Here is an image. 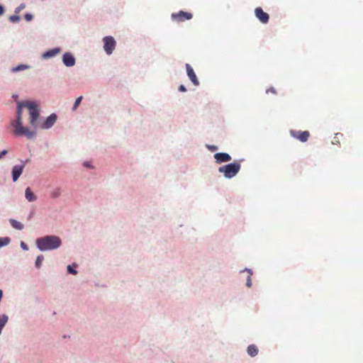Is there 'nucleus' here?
Wrapping results in <instances>:
<instances>
[{"instance_id":"obj_32","label":"nucleus","mask_w":363,"mask_h":363,"mask_svg":"<svg viewBox=\"0 0 363 363\" xmlns=\"http://www.w3.org/2000/svg\"><path fill=\"white\" fill-rule=\"evenodd\" d=\"M7 154V150H4L0 152V159Z\"/></svg>"},{"instance_id":"obj_7","label":"nucleus","mask_w":363,"mask_h":363,"mask_svg":"<svg viewBox=\"0 0 363 363\" xmlns=\"http://www.w3.org/2000/svg\"><path fill=\"white\" fill-rule=\"evenodd\" d=\"M192 17L193 16L191 13L183 11H180L178 13L172 14V18L178 22L184 21L186 20H190L192 18Z\"/></svg>"},{"instance_id":"obj_33","label":"nucleus","mask_w":363,"mask_h":363,"mask_svg":"<svg viewBox=\"0 0 363 363\" xmlns=\"http://www.w3.org/2000/svg\"><path fill=\"white\" fill-rule=\"evenodd\" d=\"M267 93H268V92H271V93H273V94H276V90H275L273 87H272V88L269 89L267 91Z\"/></svg>"},{"instance_id":"obj_26","label":"nucleus","mask_w":363,"mask_h":363,"mask_svg":"<svg viewBox=\"0 0 363 363\" xmlns=\"http://www.w3.org/2000/svg\"><path fill=\"white\" fill-rule=\"evenodd\" d=\"M342 135L341 133H337L333 139V141L332 142L333 144L335 143H338V140L340 137H342Z\"/></svg>"},{"instance_id":"obj_15","label":"nucleus","mask_w":363,"mask_h":363,"mask_svg":"<svg viewBox=\"0 0 363 363\" xmlns=\"http://www.w3.org/2000/svg\"><path fill=\"white\" fill-rule=\"evenodd\" d=\"M247 353L251 357H255L258 354V349L256 345H250L247 347Z\"/></svg>"},{"instance_id":"obj_25","label":"nucleus","mask_w":363,"mask_h":363,"mask_svg":"<svg viewBox=\"0 0 363 363\" xmlns=\"http://www.w3.org/2000/svg\"><path fill=\"white\" fill-rule=\"evenodd\" d=\"M67 271H68V272H69V273H70V274H77V272L75 269H74L72 267V266H71V265H68V267H67Z\"/></svg>"},{"instance_id":"obj_6","label":"nucleus","mask_w":363,"mask_h":363,"mask_svg":"<svg viewBox=\"0 0 363 363\" xmlns=\"http://www.w3.org/2000/svg\"><path fill=\"white\" fill-rule=\"evenodd\" d=\"M290 134L293 138L303 143L306 142L310 137V133L308 130L301 131L291 130Z\"/></svg>"},{"instance_id":"obj_17","label":"nucleus","mask_w":363,"mask_h":363,"mask_svg":"<svg viewBox=\"0 0 363 363\" xmlns=\"http://www.w3.org/2000/svg\"><path fill=\"white\" fill-rule=\"evenodd\" d=\"M9 222L11 225V226L15 228V229H17V230H22L24 227L23 224L21 223V222H18L17 220H16L15 219H10L9 220Z\"/></svg>"},{"instance_id":"obj_30","label":"nucleus","mask_w":363,"mask_h":363,"mask_svg":"<svg viewBox=\"0 0 363 363\" xmlns=\"http://www.w3.org/2000/svg\"><path fill=\"white\" fill-rule=\"evenodd\" d=\"M179 91H186V87L184 85H180L179 86Z\"/></svg>"},{"instance_id":"obj_4","label":"nucleus","mask_w":363,"mask_h":363,"mask_svg":"<svg viewBox=\"0 0 363 363\" xmlns=\"http://www.w3.org/2000/svg\"><path fill=\"white\" fill-rule=\"evenodd\" d=\"M24 106L29 110L30 123L34 128L37 126V121L39 116V111L35 103L32 101H25Z\"/></svg>"},{"instance_id":"obj_22","label":"nucleus","mask_w":363,"mask_h":363,"mask_svg":"<svg viewBox=\"0 0 363 363\" xmlns=\"http://www.w3.org/2000/svg\"><path fill=\"white\" fill-rule=\"evenodd\" d=\"M9 242V239L7 238H0V247L8 245Z\"/></svg>"},{"instance_id":"obj_3","label":"nucleus","mask_w":363,"mask_h":363,"mask_svg":"<svg viewBox=\"0 0 363 363\" xmlns=\"http://www.w3.org/2000/svg\"><path fill=\"white\" fill-rule=\"evenodd\" d=\"M241 165L240 162H235L226 165L221 166L218 168V172L223 174L224 177L228 179L234 177L240 170Z\"/></svg>"},{"instance_id":"obj_11","label":"nucleus","mask_w":363,"mask_h":363,"mask_svg":"<svg viewBox=\"0 0 363 363\" xmlns=\"http://www.w3.org/2000/svg\"><path fill=\"white\" fill-rule=\"evenodd\" d=\"M24 168V164L22 165H16L13 167L12 169V177L13 181L16 182L19 177L21 175Z\"/></svg>"},{"instance_id":"obj_27","label":"nucleus","mask_w":363,"mask_h":363,"mask_svg":"<svg viewBox=\"0 0 363 363\" xmlns=\"http://www.w3.org/2000/svg\"><path fill=\"white\" fill-rule=\"evenodd\" d=\"M25 19L27 21H30L33 19V15L30 14V13H26L25 15Z\"/></svg>"},{"instance_id":"obj_29","label":"nucleus","mask_w":363,"mask_h":363,"mask_svg":"<svg viewBox=\"0 0 363 363\" xmlns=\"http://www.w3.org/2000/svg\"><path fill=\"white\" fill-rule=\"evenodd\" d=\"M208 148L211 150V151H215L217 150V147L215 146V145H209L208 146Z\"/></svg>"},{"instance_id":"obj_2","label":"nucleus","mask_w":363,"mask_h":363,"mask_svg":"<svg viewBox=\"0 0 363 363\" xmlns=\"http://www.w3.org/2000/svg\"><path fill=\"white\" fill-rule=\"evenodd\" d=\"M61 244L60 238L55 235H47L36 240V245L41 251L57 249Z\"/></svg>"},{"instance_id":"obj_14","label":"nucleus","mask_w":363,"mask_h":363,"mask_svg":"<svg viewBox=\"0 0 363 363\" xmlns=\"http://www.w3.org/2000/svg\"><path fill=\"white\" fill-rule=\"evenodd\" d=\"M60 48H54V49H52L50 50H48V51L44 52L43 55V57L45 59L50 58V57L55 56L58 53H60Z\"/></svg>"},{"instance_id":"obj_13","label":"nucleus","mask_w":363,"mask_h":363,"mask_svg":"<svg viewBox=\"0 0 363 363\" xmlns=\"http://www.w3.org/2000/svg\"><path fill=\"white\" fill-rule=\"evenodd\" d=\"M63 63L67 66V67H72L75 64V59L74 57H73V55L70 53H65L64 55H63Z\"/></svg>"},{"instance_id":"obj_23","label":"nucleus","mask_w":363,"mask_h":363,"mask_svg":"<svg viewBox=\"0 0 363 363\" xmlns=\"http://www.w3.org/2000/svg\"><path fill=\"white\" fill-rule=\"evenodd\" d=\"M60 195V189H56L51 192V196L52 198H57Z\"/></svg>"},{"instance_id":"obj_24","label":"nucleus","mask_w":363,"mask_h":363,"mask_svg":"<svg viewBox=\"0 0 363 363\" xmlns=\"http://www.w3.org/2000/svg\"><path fill=\"white\" fill-rule=\"evenodd\" d=\"M9 20L12 23H17L20 20V17L17 15H13L9 17Z\"/></svg>"},{"instance_id":"obj_12","label":"nucleus","mask_w":363,"mask_h":363,"mask_svg":"<svg viewBox=\"0 0 363 363\" xmlns=\"http://www.w3.org/2000/svg\"><path fill=\"white\" fill-rule=\"evenodd\" d=\"M57 120V116L55 113L51 114L50 116H48L45 121V123L42 125V128L43 129H48L52 127L54 123L56 122Z\"/></svg>"},{"instance_id":"obj_10","label":"nucleus","mask_w":363,"mask_h":363,"mask_svg":"<svg viewBox=\"0 0 363 363\" xmlns=\"http://www.w3.org/2000/svg\"><path fill=\"white\" fill-rule=\"evenodd\" d=\"M214 158L218 164L227 162L231 160V157L229 154L225 152H218L214 155Z\"/></svg>"},{"instance_id":"obj_19","label":"nucleus","mask_w":363,"mask_h":363,"mask_svg":"<svg viewBox=\"0 0 363 363\" xmlns=\"http://www.w3.org/2000/svg\"><path fill=\"white\" fill-rule=\"evenodd\" d=\"M8 321V316L6 315H0V330H2Z\"/></svg>"},{"instance_id":"obj_35","label":"nucleus","mask_w":363,"mask_h":363,"mask_svg":"<svg viewBox=\"0 0 363 363\" xmlns=\"http://www.w3.org/2000/svg\"><path fill=\"white\" fill-rule=\"evenodd\" d=\"M23 8H24V5H23V4H21V5L18 8V10H21V9H22Z\"/></svg>"},{"instance_id":"obj_5","label":"nucleus","mask_w":363,"mask_h":363,"mask_svg":"<svg viewBox=\"0 0 363 363\" xmlns=\"http://www.w3.org/2000/svg\"><path fill=\"white\" fill-rule=\"evenodd\" d=\"M104 49L107 55L112 54L115 50L116 42L112 36H106L103 38Z\"/></svg>"},{"instance_id":"obj_36","label":"nucleus","mask_w":363,"mask_h":363,"mask_svg":"<svg viewBox=\"0 0 363 363\" xmlns=\"http://www.w3.org/2000/svg\"><path fill=\"white\" fill-rule=\"evenodd\" d=\"M84 165L87 167H91L90 164L88 162H84Z\"/></svg>"},{"instance_id":"obj_18","label":"nucleus","mask_w":363,"mask_h":363,"mask_svg":"<svg viewBox=\"0 0 363 363\" xmlns=\"http://www.w3.org/2000/svg\"><path fill=\"white\" fill-rule=\"evenodd\" d=\"M29 68V66L28 65H19L16 67H14L11 69V72H19V71H23V70H25V69H27Z\"/></svg>"},{"instance_id":"obj_34","label":"nucleus","mask_w":363,"mask_h":363,"mask_svg":"<svg viewBox=\"0 0 363 363\" xmlns=\"http://www.w3.org/2000/svg\"><path fill=\"white\" fill-rule=\"evenodd\" d=\"M4 12V7L0 5V16L2 15Z\"/></svg>"},{"instance_id":"obj_1","label":"nucleus","mask_w":363,"mask_h":363,"mask_svg":"<svg viewBox=\"0 0 363 363\" xmlns=\"http://www.w3.org/2000/svg\"><path fill=\"white\" fill-rule=\"evenodd\" d=\"M24 104L25 102H17L16 118L11 121V126L13 128V133L15 135H25L27 138L30 139L35 135V132L23 126L22 108L25 107Z\"/></svg>"},{"instance_id":"obj_28","label":"nucleus","mask_w":363,"mask_h":363,"mask_svg":"<svg viewBox=\"0 0 363 363\" xmlns=\"http://www.w3.org/2000/svg\"><path fill=\"white\" fill-rule=\"evenodd\" d=\"M21 247L24 250H28V245H27L24 242H21Z\"/></svg>"},{"instance_id":"obj_8","label":"nucleus","mask_w":363,"mask_h":363,"mask_svg":"<svg viewBox=\"0 0 363 363\" xmlns=\"http://www.w3.org/2000/svg\"><path fill=\"white\" fill-rule=\"evenodd\" d=\"M256 17L262 23H267L269 21V16L264 12L261 7H257L255 10Z\"/></svg>"},{"instance_id":"obj_16","label":"nucleus","mask_w":363,"mask_h":363,"mask_svg":"<svg viewBox=\"0 0 363 363\" xmlns=\"http://www.w3.org/2000/svg\"><path fill=\"white\" fill-rule=\"evenodd\" d=\"M25 196H26V199L28 201H33L36 199V197L34 195V194L31 191L29 187H28L26 189V192H25Z\"/></svg>"},{"instance_id":"obj_20","label":"nucleus","mask_w":363,"mask_h":363,"mask_svg":"<svg viewBox=\"0 0 363 363\" xmlns=\"http://www.w3.org/2000/svg\"><path fill=\"white\" fill-rule=\"evenodd\" d=\"M44 259L43 255H40L37 257L36 261H35V267L37 268H40L41 267L42 262Z\"/></svg>"},{"instance_id":"obj_31","label":"nucleus","mask_w":363,"mask_h":363,"mask_svg":"<svg viewBox=\"0 0 363 363\" xmlns=\"http://www.w3.org/2000/svg\"><path fill=\"white\" fill-rule=\"evenodd\" d=\"M252 285V283H251V278L249 276L248 278H247V286L248 287H250Z\"/></svg>"},{"instance_id":"obj_21","label":"nucleus","mask_w":363,"mask_h":363,"mask_svg":"<svg viewBox=\"0 0 363 363\" xmlns=\"http://www.w3.org/2000/svg\"><path fill=\"white\" fill-rule=\"evenodd\" d=\"M82 99H83V97L81 96L78 97V98L76 99V101H75V102H74V106H73V107H72V110H73V111H76V110H77V108H78V106H79V104H80V103H81V101H82Z\"/></svg>"},{"instance_id":"obj_9","label":"nucleus","mask_w":363,"mask_h":363,"mask_svg":"<svg viewBox=\"0 0 363 363\" xmlns=\"http://www.w3.org/2000/svg\"><path fill=\"white\" fill-rule=\"evenodd\" d=\"M186 69L187 75H188L189 79L191 81V82L195 86H199V79H197L196 75L193 68L191 67V65L189 64H186Z\"/></svg>"}]
</instances>
